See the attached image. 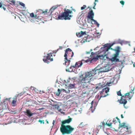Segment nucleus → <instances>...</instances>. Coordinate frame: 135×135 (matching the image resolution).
<instances>
[{"label":"nucleus","mask_w":135,"mask_h":135,"mask_svg":"<svg viewBox=\"0 0 135 135\" xmlns=\"http://www.w3.org/2000/svg\"><path fill=\"white\" fill-rule=\"evenodd\" d=\"M98 60L100 61V64L99 65L103 64L104 66L99 68L97 67L92 71L89 72L92 77L95 75H99L101 73L108 72L115 66L123 67V64L125 61L124 60L123 61L119 60H86L84 62L90 64V63L95 62Z\"/></svg>","instance_id":"obj_1"},{"label":"nucleus","mask_w":135,"mask_h":135,"mask_svg":"<svg viewBox=\"0 0 135 135\" xmlns=\"http://www.w3.org/2000/svg\"><path fill=\"white\" fill-rule=\"evenodd\" d=\"M114 44H105L98 51V54L102 55L103 59H105V58L108 59H119L117 58L118 57L120 48L119 46L117 47L115 49L111 48Z\"/></svg>","instance_id":"obj_2"},{"label":"nucleus","mask_w":135,"mask_h":135,"mask_svg":"<svg viewBox=\"0 0 135 135\" xmlns=\"http://www.w3.org/2000/svg\"><path fill=\"white\" fill-rule=\"evenodd\" d=\"M72 120V118H70L66 119L62 122L60 128V131L62 135L69 134L71 133L74 130V128L70 126H65L63 124L66 123H69Z\"/></svg>","instance_id":"obj_3"},{"label":"nucleus","mask_w":135,"mask_h":135,"mask_svg":"<svg viewBox=\"0 0 135 135\" xmlns=\"http://www.w3.org/2000/svg\"><path fill=\"white\" fill-rule=\"evenodd\" d=\"M93 78L90 73L87 72L81 75L79 77V80L80 83H88L93 80Z\"/></svg>","instance_id":"obj_4"},{"label":"nucleus","mask_w":135,"mask_h":135,"mask_svg":"<svg viewBox=\"0 0 135 135\" xmlns=\"http://www.w3.org/2000/svg\"><path fill=\"white\" fill-rule=\"evenodd\" d=\"M72 12L71 11L67 9L64 12L62 13L61 15L59 14L58 15V19L61 20H70V18L72 17V16L69 14H71Z\"/></svg>","instance_id":"obj_5"},{"label":"nucleus","mask_w":135,"mask_h":135,"mask_svg":"<svg viewBox=\"0 0 135 135\" xmlns=\"http://www.w3.org/2000/svg\"><path fill=\"white\" fill-rule=\"evenodd\" d=\"M65 54L64 55L65 59H68V57L71 59L74 55V53L72 50L68 48L65 50Z\"/></svg>","instance_id":"obj_6"},{"label":"nucleus","mask_w":135,"mask_h":135,"mask_svg":"<svg viewBox=\"0 0 135 135\" xmlns=\"http://www.w3.org/2000/svg\"><path fill=\"white\" fill-rule=\"evenodd\" d=\"M94 16V13L93 12V11L92 9H91L88 12V15L87 17L88 18L90 19L91 20L94 21V23L96 24L97 26L98 27L99 26V24L96 20L93 19Z\"/></svg>","instance_id":"obj_7"},{"label":"nucleus","mask_w":135,"mask_h":135,"mask_svg":"<svg viewBox=\"0 0 135 135\" xmlns=\"http://www.w3.org/2000/svg\"><path fill=\"white\" fill-rule=\"evenodd\" d=\"M102 57V55H101L100 54L98 55L97 52H91L90 55L87 57L88 59H103Z\"/></svg>","instance_id":"obj_8"},{"label":"nucleus","mask_w":135,"mask_h":135,"mask_svg":"<svg viewBox=\"0 0 135 135\" xmlns=\"http://www.w3.org/2000/svg\"><path fill=\"white\" fill-rule=\"evenodd\" d=\"M125 123H123L121 124L120 123L119 124V128L122 127V129L126 128V130H125L127 132H128V134L131 133V127L129 126H128L125 125Z\"/></svg>","instance_id":"obj_9"},{"label":"nucleus","mask_w":135,"mask_h":135,"mask_svg":"<svg viewBox=\"0 0 135 135\" xmlns=\"http://www.w3.org/2000/svg\"><path fill=\"white\" fill-rule=\"evenodd\" d=\"M109 87L107 86L105 87L100 92L101 97H104L108 95V94H107L106 95H104L103 94L104 93H107L109 91Z\"/></svg>","instance_id":"obj_10"},{"label":"nucleus","mask_w":135,"mask_h":135,"mask_svg":"<svg viewBox=\"0 0 135 135\" xmlns=\"http://www.w3.org/2000/svg\"><path fill=\"white\" fill-rule=\"evenodd\" d=\"M30 15L31 17L34 18L35 19L37 20H36L37 21V22L38 21L37 20L40 21L42 18V17L39 16L38 14H36L35 15L33 13H30Z\"/></svg>","instance_id":"obj_11"},{"label":"nucleus","mask_w":135,"mask_h":135,"mask_svg":"<svg viewBox=\"0 0 135 135\" xmlns=\"http://www.w3.org/2000/svg\"><path fill=\"white\" fill-rule=\"evenodd\" d=\"M55 56V55L54 54L50 53L47 54V56H44V59H53Z\"/></svg>","instance_id":"obj_12"},{"label":"nucleus","mask_w":135,"mask_h":135,"mask_svg":"<svg viewBox=\"0 0 135 135\" xmlns=\"http://www.w3.org/2000/svg\"><path fill=\"white\" fill-rule=\"evenodd\" d=\"M127 103V101L126 99V98L124 96H122L121 99L119 101V103L121 104H124V105L126 104Z\"/></svg>","instance_id":"obj_13"},{"label":"nucleus","mask_w":135,"mask_h":135,"mask_svg":"<svg viewBox=\"0 0 135 135\" xmlns=\"http://www.w3.org/2000/svg\"><path fill=\"white\" fill-rule=\"evenodd\" d=\"M84 61V60H82L81 61H79L76 62L74 65L75 67L79 68L81 67L83 64V61Z\"/></svg>","instance_id":"obj_14"},{"label":"nucleus","mask_w":135,"mask_h":135,"mask_svg":"<svg viewBox=\"0 0 135 135\" xmlns=\"http://www.w3.org/2000/svg\"><path fill=\"white\" fill-rule=\"evenodd\" d=\"M76 35L78 37H81L84 35H87L85 32H83L82 31H81L80 32H77Z\"/></svg>","instance_id":"obj_15"},{"label":"nucleus","mask_w":135,"mask_h":135,"mask_svg":"<svg viewBox=\"0 0 135 135\" xmlns=\"http://www.w3.org/2000/svg\"><path fill=\"white\" fill-rule=\"evenodd\" d=\"M26 113L27 115L29 117H30L36 114V113H32L31 112V111L29 110H26Z\"/></svg>","instance_id":"obj_16"},{"label":"nucleus","mask_w":135,"mask_h":135,"mask_svg":"<svg viewBox=\"0 0 135 135\" xmlns=\"http://www.w3.org/2000/svg\"><path fill=\"white\" fill-rule=\"evenodd\" d=\"M75 68V66L74 65L71 66L70 67L69 69H66V71H68L69 72H74V69Z\"/></svg>","instance_id":"obj_17"},{"label":"nucleus","mask_w":135,"mask_h":135,"mask_svg":"<svg viewBox=\"0 0 135 135\" xmlns=\"http://www.w3.org/2000/svg\"><path fill=\"white\" fill-rule=\"evenodd\" d=\"M52 105L55 107V108H57L59 111L61 112V111L62 110L61 109H59V106L58 104H54Z\"/></svg>","instance_id":"obj_18"},{"label":"nucleus","mask_w":135,"mask_h":135,"mask_svg":"<svg viewBox=\"0 0 135 135\" xmlns=\"http://www.w3.org/2000/svg\"><path fill=\"white\" fill-rule=\"evenodd\" d=\"M88 37H89V36L87 35H85L83 39L81 41V42H85L89 41V40H88Z\"/></svg>","instance_id":"obj_19"},{"label":"nucleus","mask_w":135,"mask_h":135,"mask_svg":"<svg viewBox=\"0 0 135 135\" xmlns=\"http://www.w3.org/2000/svg\"><path fill=\"white\" fill-rule=\"evenodd\" d=\"M134 90V88L133 87V88L131 89V91L129 92V93L131 94V95L129 96L130 98H129V99H130L132 98V97L133 96V94L134 93V92H133V90Z\"/></svg>","instance_id":"obj_20"},{"label":"nucleus","mask_w":135,"mask_h":135,"mask_svg":"<svg viewBox=\"0 0 135 135\" xmlns=\"http://www.w3.org/2000/svg\"><path fill=\"white\" fill-rule=\"evenodd\" d=\"M57 7L53 6L50 9V14L51 15H52V13L54 11V10L57 8Z\"/></svg>","instance_id":"obj_21"},{"label":"nucleus","mask_w":135,"mask_h":135,"mask_svg":"<svg viewBox=\"0 0 135 135\" xmlns=\"http://www.w3.org/2000/svg\"><path fill=\"white\" fill-rule=\"evenodd\" d=\"M70 62V60H65V62L64 63V64H65L67 66H68Z\"/></svg>","instance_id":"obj_22"},{"label":"nucleus","mask_w":135,"mask_h":135,"mask_svg":"<svg viewBox=\"0 0 135 135\" xmlns=\"http://www.w3.org/2000/svg\"><path fill=\"white\" fill-rule=\"evenodd\" d=\"M37 12H40V14H44V15H46L47 14V11L46 10L45 11H43L40 9H39L38 10Z\"/></svg>","instance_id":"obj_23"},{"label":"nucleus","mask_w":135,"mask_h":135,"mask_svg":"<svg viewBox=\"0 0 135 135\" xmlns=\"http://www.w3.org/2000/svg\"><path fill=\"white\" fill-rule=\"evenodd\" d=\"M3 109H7L8 106L7 104L5 103L4 102V103H3L2 105Z\"/></svg>","instance_id":"obj_24"},{"label":"nucleus","mask_w":135,"mask_h":135,"mask_svg":"<svg viewBox=\"0 0 135 135\" xmlns=\"http://www.w3.org/2000/svg\"><path fill=\"white\" fill-rule=\"evenodd\" d=\"M98 104V102L97 101L94 102V104L93 105V110H94H94L95 109L97 106Z\"/></svg>","instance_id":"obj_25"},{"label":"nucleus","mask_w":135,"mask_h":135,"mask_svg":"<svg viewBox=\"0 0 135 135\" xmlns=\"http://www.w3.org/2000/svg\"><path fill=\"white\" fill-rule=\"evenodd\" d=\"M94 102L93 100L91 102V106L90 107V110H91V112L92 113H93L94 112V110H93V105L94 104Z\"/></svg>","instance_id":"obj_26"},{"label":"nucleus","mask_w":135,"mask_h":135,"mask_svg":"<svg viewBox=\"0 0 135 135\" xmlns=\"http://www.w3.org/2000/svg\"><path fill=\"white\" fill-rule=\"evenodd\" d=\"M44 62L47 64L49 63L50 62L53 61V60H43Z\"/></svg>","instance_id":"obj_27"},{"label":"nucleus","mask_w":135,"mask_h":135,"mask_svg":"<svg viewBox=\"0 0 135 135\" xmlns=\"http://www.w3.org/2000/svg\"><path fill=\"white\" fill-rule=\"evenodd\" d=\"M75 84H70L68 86L69 89H71L74 88L75 87Z\"/></svg>","instance_id":"obj_28"},{"label":"nucleus","mask_w":135,"mask_h":135,"mask_svg":"<svg viewBox=\"0 0 135 135\" xmlns=\"http://www.w3.org/2000/svg\"><path fill=\"white\" fill-rule=\"evenodd\" d=\"M57 91L58 92H55V94L57 96H59L60 95V94L61 91L60 89H58Z\"/></svg>","instance_id":"obj_29"},{"label":"nucleus","mask_w":135,"mask_h":135,"mask_svg":"<svg viewBox=\"0 0 135 135\" xmlns=\"http://www.w3.org/2000/svg\"><path fill=\"white\" fill-rule=\"evenodd\" d=\"M9 3L11 5H15V0H12L11 1H9Z\"/></svg>","instance_id":"obj_30"},{"label":"nucleus","mask_w":135,"mask_h":135,"mask_svg":"<svg viewBox=\"0 0 135 135\" xmlns=\"http://www.w3.org/2000/svg\"><path fill=\"white\" fill-rule=\"evenodd\" d=\"M96 2H98V0H95V2L94 3V6L93 7V8L94 9H95L96 8H95V6H96Z\"/></svg>","instance_id":"obj_31"},{"label":"nucleus","mask_w":135,"mask_h":135,"mask_svg":"<svg viewBox=\"0 0 135 135\" xmlns=\"http://www.w3.org/2000/svg\"><path fill=\"white\" fill-rule=\"evenodd\" d=\"M131 94L129 93H126L125 94V95L123 96H124V98H126V96H129V97L130 96H131Z\"/></svg>","instance_id":"obj_32"},{"label":"nucleus","mask_w":135,"mask_h":135,"mask_svg":"<svg viewBox=\"0 0 135 135\" xmlns=\"http://www.w3.org/2000/svg\"><path fill=\"white\" fill-rule=\"evenodd\" d=\"M38 122H40L41 124H44V120H41V119H39L38 120Z\"/></svg>","instance_id":"obj_33"},{"label":"nucleus","mask_w":135,"mask_h":135,"mask_svg":"<svg viewBox=\"0 0 135 135\" xmlns=\"http://www.w3.org/2000/svg\"><path fill=\"white\" fill-rule=\"evenodd\" d=\"M2 3L1 2H0V8H3L4 10H6V8L2 6Z\"/></svg>","instance_id":"obj_34"},{"label":"nucleus","mask_w":135,"mask_h":135,"mask_svg":"<svg viewBox=\"0 0 135 135\" xmlns=\"http://www.w3.org/2000/svg\"><path fill=\"white\" fill-rule=\"evenodd\" d=\"M117 94L119 96H121L122 97V95L121 94V93L120 91V90H119L118 92H117Z\"/></svg>","instance_id":"obj_35"},{"label":"nucleus","mask_w":135,"mask_h":135,"mask_svg":"<svg viewBox=\"0 0 135 135\" xmlns=\"http://www.w3.org/2000/svg\"><path fill=\"white\" fill-rule=\"evenodd\" d=\"M93 51V50L92 49H91L90 50V51H86V54H87V55L90 54V52H92L91 51Z\"/></svg>","instance_id":"obj_36"},{"label":"nucleus","mask_w":135,"mask_h":135,"mask_svg":"<svg viewBox=\"0 0 135 135\" xmlns=\"http://www.w3.org/2000/svg\"><path fill=\"white\" fill-rule=\"evenodd\" d=\"M84 126V124H83V122L81 123L79 125V127L81 128L83 127Z\"/></svg>","instance_id":"obj_37"},{"label":"nucleus","mask_w":135,"mask_h":135,"mask_svg":"<svg viewBox=\"0 0 135 135\" xmlns=\"http://www.w3.org/2000/svg\"><path fill=\"white\" fill-rule=\"evenodd\" d=\"M103 85H102L101 86H97L96 88V89H97L98 90L99 89H100L101 88H103Z\"/></svg>","instance_id":"obj_38"},{"label":"nucleus","mask_w":135,"mask_h":135,"mask_svg":"<svg viewBox=\"0 0 135 135\" xmlns=\"http://www.w3.org/2000/svg\"><path fill=\"white\" fill-rule=\"evenodd\" d=\"M19 4L20 5L23 7L25 6V4L22 2H20Z\"/></svg>","instance_id":"obj_39"},{"label":"nucleus","mask_w":135,"mask_h":135,"mask_svg":"<svg viewBox=\"0 0 135 135\" xmlns=\"http://www.w3.org/2000/svg\"><path fill=\"white\" fill-rule=\"evenodd\" d=\"M86 7V6L85 5H84L83 7H81V10H82L85 9Z\"/></svg>","instance_id":"obj_40"},{"label":"nucleus","mask_w":135,"mask_h":135,"mask_svg":"<svg viewBox=\"0 0 135 135\" xmlns=\"http://www.w3.org/2000/svg\"><path fill=\"white\" fill-rule=\"evenodd\" d=\"M31 89H32L33 90H35V91L37 92V89L36 88H34L33 87L31 86Z\"/></svg>","instance_id":"obj_41"},{"label":"nucleus","mask_w":135,"mask_h":135,"mask_svg":"<svg viewBox=\"0 0 135 135\" xmlns=\"http://www.w3.org/2000/svg\"><path fill=\"white\" fill-rule=\"evenodd\" d=\"M17 100L13 99L12 101V104H15Z\"/></svg>","instance_id":"obj_42"},{"label":"nucleus","mask_w":135,"mask_h":135,"mask_svg":"<svg viewBox=\"0 0 135 135\" xmlns=\"http://www.w3.org/2000/svg\"><path fill=\"white\" fill-rule=\"evenodd\" d=\"M18 97V95H17V94L16 95V96H15L13 98V99L17 100V98Z\"/></svg>","instance_id":"obj_43"},{"label":"nucleus","mask_w":135,"mask_h":135,"mask_svg":"<svg viewBox=\"0 0 135 135\" xmlns=\"http://www.w3.org/2000/svg\"><path fill=\"white\" fill-rule=\"evenodd\" d=\"M120 3L122 5H124V2L123 1H120Z\"/></svg>","instance_id":"obj_44"},{"label":"nucleus","mask_w":135,"mask_h":135,"mask_svg":"<svg viewBox=\"0 0 135 135\" xmlns=\"http://www.w3.org/2000/svg\"><path fill=\"white\" fill-rule=\"evenodd\" d=\"M23 94H22V93H20L19 94H17V95H18V97H20L21 96H22V95Z\"/></svg>","instance_id":"obj_45"},{"label":"nucleus","mask_w":135,"mask_h":135,"mask_svg":"<svg viewBox=\"0 0 135 135\" xmlns=\"http://www.w3.org/2000/svg\"><path fill=\"white\" fill-rule=\"evenodd\" d=\"M61 91H63V92H66V90L63 89H60Z\"/></svg>","instance_id":"obj_46"},{"label":"nucleus","mask_w":135,"mask_h":135,"mask_svg":"<svg viewBox=\"0 0 135 135\" xmlns=\"http://www.w3.org/2000/svg\"><path fill=\"white\" fill-rule=\"evenodd\" d=\"M112 123H110L107 124V125L109 127H111L112 126Z\"/></svg>","instance_id":"obj_47"},{"label":"nucleus","mask_w":135,"mask_h":135,"mask_svg":"<svg viewBox=\"0 0 135 135\" xmlns=\"http://www.w3.org/2000/svg\"><path fill=\"white\" fill-rule=\"evenodd\" d=\"M62 46H60L59 47V48L58 49H57V50H59V49H61V50L62 49Z\"/></svg>","instance_id":"obj_48"},{"label":"nucleus","mask_w":135,"mask_h":135,"mask_svg":"<svg viewBox=\"0 0 135 135\" xmlns=\"http://www.w3.org/2000/svg\"><path fill=\"white\" fill-rule=\"evenodd\" d=\"M117 120H118V122H119L120 123V120L117 117Z\"/></svg>","instance_id":"obj_49"},{"label":"nucleus","mask_w":135,"mask_h":135,"mask_svg":"<svg viewBox=\"0 0 135 135\" xmlns=\"http://www.w3.org/2000/svg\"><path fill=\"white\" fill-rule=\"evenodd\" d=\"M113 122L114 123V124H115L116 122H117L116 120L115 119H113Z\"/></svg>","instance_id":"obj_50"},{"label":"nucleus","mask_w":135,"mask_h":135,"mask_svg":"<svg viewBox=\"0 0 135 135\" xmlns=\"http://www.w3.org/2000/svg\"><path fill=\"white\" fill-rule=\"evenodd\" d=\"M55 123V121L54 120H53V122H52V124L53 125V126H54V124Z\"/></svg>","instance_id":"obj_51"},{"label":"nucleus","mask_w":135,"mask_h":135,"mask_svg":"<svg viewBox=\"0 0 135 135\" xmlns=\"http://www.w3.org/2000/svg\"><path fill=\"white\" fill-rule=\"evenodd\" d=\"M44 109V108H39L38 109V110H41Z\"/></svg>","instance_id":"obj_52"},{"label":"nucleus","mask_w":135,"mask_h":135,"mask_svg":"<svg viewBox=\"0 0 135 135\" xmlns=\"http://www.w3.org/2000/svg\"><path fill=\"white\" fill-rule=\"evenodd\" d=\"M111 83H107L108 85V86H110V84Z\"/></svg>","instance_id":"obj_53"},{"label":"nucleus","mask_w":135,"mask_h":135,"mask_svg":"<svg viewBox=\"0 0 135 135\" xmlns=\"http://www.w3.org/2000/svg\"><path fill=\"white\" fill-rule=\"evenodd\" d=\"M89 8V9L91 10V9H91V8H90V7H88L87 8Z\"/></svg>","instance_id":"obj_54"},{"label":"nucleus","mask_w":135,"mask_h":135,"mask_svg":"<svg viewBox=\"0 0 135 135\" xmlns=\"http://www.w3.org/2000/svg\"><path fill=\"white\" fill-rule=\"evenodd\" d=\"M121 116L122 118H124L122 114L121 115Z\"/></svg>","instance_id":"obj_55"},{"label":"nucleus","mask_w":135,"mask_h":135,"mask_svg":"<svg viewBox=\"0 0 135 135\" xmlns=\"http://www.w3.org/2000/svg\"><path fill=\"white\" fill-rule=\"evenodd\" d=\"M133 67H135V62L133 64Z\"/></svg>","instance_id":"obj_56"},{"label":"nucleus","mask_w":135,"mask_h":135,"mask_svg":"<svg viewBox=\"0 0 135 135\" xmlns=\"http://www.w3.org/2000/svg\"><path fill=\"white\" fill-rule=\"evenodd\" d=\"M46 123H47V124H48L49 123V122H48V120H46Z\"/></svg>","instance_id":"obj_57"},{"label":"nucleus","mask_w":135,"mask_h":135,"mask_svg":"<svg viewBox=\"0 0 135 135\" xmlns=\"http://www.w3.org/2000/svg\"><path fill=\"white\" fill-rule=\"evenodd\" d=\"M105 124V123H104V122H103L102 123V124H103V125H104Z\"/></svg>","instance_id":"obj_58"},{"label":"nucleus","mask_w":135,"mask_h":135,"mask_svg":"<svg viewBox=\"0 0 135 135\" xmlns=\"http://www.w3.org/2000/svg\"><path fill=\"white\" fill-rule=\"evenodd\" d=\"M97 47L96 48H95L94 49V50H97Z\"/></svg>","instance_id":"obj_59"},{"label":"nucleus","mask_w":135,"mask_h":135,"mask_svg":"<svg viewBox=\"0 0 135 135\" xmlns=\"http://www.w3.org/2000/svg\"><path fill=\"white\" fill-rule=\"evenodd\" d=\"M130 87H132V86L131 85H130Z\"/></svg>","instance_id":"obj_60"},{"label":"nucleus","mask_w":135,"mask_h":135,"mask_svg":"<svg viewBox=\"0 0 135 135\" xmlns=\"http://www.w3.org/2000/svg\"><path fill=\"white\" fill-rule=\"evenodd\" d=\"M134 50L135 51V48H134Z\"/></svg>","instance_id":"obj_61"},{"label":"nucleus","mask_w":135,"mask_h":135,"mask_svg":"<svg viewBox=\"0 0 135 135\" xmlns=\"http://www.w3.org/2000/svg\"><path fill=\"white\" fill-rule=\"evenodd\" d=\"M101 73L99 74V75L100 74V75H101V74H100Z\"/></svg>","instance_id":"obj_62"}]
</instances>
